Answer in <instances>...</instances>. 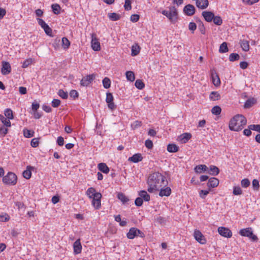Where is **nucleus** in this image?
<instances>
[{
    "instance_id": "bb28decb",
    "label": "nucleus",
    "mask_w": 260,
    "mask_h": 260,
    "mask_svg": "<svg viewBox=\"0 0 260 260\" xmlns=\"http://www.w3.org/2000/svg\"><path fill=\"white\" fill-rule=\"evenodd\" d=\"M167 151L171 153L178 152L179 148L175 144H169L167 146Z\"/></svg>"
},
{
    "instance_id": "4468645a",
    "label": "nucleus",
    "mask_w": 260,
    "mask_h": 260,
    "mask_svg": "<svg viewBox=\"0 0 260 260\" xmlns=\"http://www.w3.org/2000/svg\"><path fill=\"white\" fill-rule=\"evenodd\" d=\"M191 135L188 133H185L178 137V140L181 144H185L191 138Z\"/></svg>"
},
{
    "instance_id": "4be33fe9",
    "label": "nucleus",
    "mask_w": 260,
    "mask_h": 260,
    "mask_svg": "<svg viewBox=\"0 0 260 260\" xmlns=\"http://www.w3.org/2000/svg\"><path fill=\"white\" fill-rule=\"evenodd\" d=\"M137 228H131L128 232L127 233L126 236L128 239H133L137 237Z\"/></svg>"
},
{
    "instance_id": "a19ab883",
    "label": "nucleus",
    "mask_w": 260,
    "mask_h": 260,
    "mask_svg": "<svg viewBox=\"0 0 260 260\" xmlns=\"http://www.w3.org/2000/svg\"><path fill=\"white\" fill-rule=\"evenodd\" d=\"M51 8L52 9V11L54 14H58L60 13V10L61 8L58 4H52L51 5Z\"/></svg>"
},
{
    "instance_id": "0eeeda50",
    "label": "nucleus",
    "mask_w": 260,
    "mask_h": 260,
    "mask_svg": "<svg viewBox=\"0 0 260 260\" xmlns=\"http://www.w3.org/2000/svg\"><path fill=\"white\" fill-rule=\"evenodd\" d=\"M95 75L94 74H90L84 77L80 81V85L82 86H88L92 81L95 79Z\"/></svg>"
},
{
    "instance_id": "a211bd4d",
    "label": "nucleus",
    "mask_w": 260,
    "mask_h": 260,
    "mask_svg": "<svg viewBox=\"0 0 260 260\" xmlns=\"http://www.w3.org/2000/svg\"><path fill=\"white\" fill-rule=\"evenodd\" d=\"M202 15L207 22H211L212 19H214V14L211 11H203Z\"/></svg>"
},
{
    "instance_id": "5701e85b",
    "label": "nucleus",
    "mask_w": 260,
    "mask_h": 260,
    "mask_svg": "<svg viewBox=\"0 0 260 260\" xmlns=\"http://www.w3.org/2000/svg\"><path fill=\"white\" fill-rule=\"evenodd\" d=\"M159 196L160 197H168L171 193V189L169 187H167L165 188H160Z\"/></svg>"
},
{
    "instance_id": "9d476101",
    "label": "nucleus",
    "mask_w": 260,
    "mask_h": 260,
    "mask_svg": "<svg viewBox=\"0 0 260 260\" xmlns=\"http://www.w3.org/2000/svg\"><path fill=\"white\" fill-rule=\"evenodd\" d=\"M193 235L195 239L200 244H204L206 243V239L199 230H196Z\"/></svg>"
},
{
    "instance_id": "0e129e2a",
    "label": "nucleus",
    "mask_w": 260,
    "mask_h": 260,
    "mask_svg": "<svg viewBox=\"0 0 260 260\" xmlns=\"http://www.w3.org/2000/svg\"><path fill=\"white\" fill-rule=\"evenodd\" d=\"M2 122L4 124V125L7 127L11 126V122L10 119L5 118L4 117L2 119Z\"/></svg>"
},
{
    "instance_id": "864d4df0",
    "label": "nucleus",
    "mask_w": 260,
    "mask_h": 260,
    "mask_svg": "<svg viewBox=\"0 0 260 260\" xmlns=\"http://www.w3.org/2000/svg\"><path fill=\"white\" fill-rule=\"evenodd\" d=\"M248 128L260 133V124H251L248 125Z\"/></svg>"
},
{
    "instance_id": "423d86ee",
    "label": "nucleus",
    "mask_w": 260,
    "mask_h": 260,
    "mask_svg": "<svg viewBox=\"0 0 260 260\" xmlns=\"http://www.w3.org/2000/svg\"><path fill=\"white\" fill-rule=\"evenodd\" d=\"M91 45L92 49L94 51H100L101 50V45L100 42L99 41V39L96 37V35L94 33H92L91 34Z\"/></svg>"
},
{
    "instance_id": "6e6552de",
    "label": "nucleus",
    "mask_w": 260,
    "mask_h": 260,
    "mask_svg": "<svg viewBox=\"0 0 260 260\" xmlns=\"http://www.w3.org/2000/svg\"><path fill=\"white\" fill-rule=\"evenodd\" d=\"M102 197V194L100 192H97V193L94 194V197H93L92 198V205L95 209H99L101 207Z\"/></svg>"
},
{
    "instance_id": "f03ea898",
    "label": "nucleus",
    "mask_w": 260,
    "mask_h": 260,
    "mask_svg": "<svg viewBox=\"0 0 260 260\" xmlns=\"http://www.w3.org/2000/svg\"><path fill=\"white\" fill-rule=\"evenodd\" d=\"M246 123V118L242 115L237 114L230 121L229 128L231 131L238 132L242 130Z\"/></svg>"
},
{
    "instance_id": "9b49d317",
    "label": "nucleus",
    "mask_w": 260,
    "mask_h": 260,
    "mask_svg": "<svg viewBox=\"0 0 260 260\" xmlns=\"http://www.w3.org/2000/svg\"><path fill=\"white\" fill-rule=\"evenodd\" d=\"M183 11L186 15L191 16L195 13L196 8L192 5L188 4L184 7Z\"/></svg>"
},
{
    "instance_id": "39448f33",
    "label": "nucleus",
    "mask_w": 260,
    "mask_h": 260,
    "mask_svg": "<svg viewBox=\"0 0 260 260\" xmlns=\"http://www.w3.org/2000/svg\"><path fill=\"white\" fill-rule=\"evenodd\" d=\"M17 176L12 172H9L6 176H4L3 178L4 183L7 185H15L17 183Z\"/></svg>"
},
{
    "instance_id": "7c9ffc66",
    "label": "nucleus",
    "mask_w": 260,
    "mask_h": 260,
    "mask_svg": "<svg viewBox=\"0 0 260 260\" xmlns=\"http://www.w3.org/2000/svg\"><path fill=\"white\" fill-rule=\"evenodd\" d=\"M117 197L121 201L123 204H125L129 201L128 198L122 192H119L117 194Z\"/></svg>"
},
{
    "instance_id": "6e6d98bb",
    "label": "nucleus",
    "mask_w": 260,
    "mask_h": 260,
    "mask_svg": "<svg viewBox=\"0 0 260 260\" xmlns=\"http://www.w3.org/2000/svg\"><path fill=\"white\" fill-rule=\"evenodd\" d=\"M200 21V23H199V25H198L199 29L200 32H201V34L204 35V34H205V32H206V29H205V26L202 21Z\"/></svg>"
},
{
    "instance_id": "e2e57ef3",
    "label": "nucleus",
    "mask_w": 260,
    "mask_h": 260,
    "mask_svg": "<svg viewBox=\"0 0 260 260\" xmlns=\"http://www.w3.org/2000/svg\"><path fill=\"white\" fill-rule=\"evenodd\" d=\"M60 101L58 99H53L52 101V106L54 108L58 107L60 104Z\"/></svg>"
},
{
    "instance_id": "6ab92c4d",
    "label": "nucleus",
    "mask_w": 260,
    "mask_h": 260,
    "mask_svg": "<svg viewBox=\"0 0 260 260\" xmlns=\"http://www.w3.org/2000/svg\"><path fill=\"white\" fill-rule=\"evenodd\" d=\"M209 2L208 0H197L196 6L201 9H205L208 7Z\"/></svg>"
},
{
    "instance_id": "72a5a7b5",
    "label": "nucleus",
    "mask_w": 260,
    "mask_h": 260,
    "mask_svg": "<svg viewBox=\"0 0 260 260\" xmlns=\"http://www.w3.org/2000/svg\"><path fill=\"white\" fill-rule=\"evenodd\" d=\"M256 102V100L254 98L249 99L245 102L244 107L245 108H249L251 107Z\"/></svg>"
},
{
    "instance_id": "c756f323",
    "label": "nucleus",
    "mask_w": 260,
    "mask_h": 260,
    "mask_svg": "<svg viewBox=\"0 0 260 260\" xmlns=\"http://www.w3.org/2000/svg\"><path fill=\"white\" fill-rule=\"evenodd\" d=\"M140 50V47L138 44H135V45H133L132 47V56H135L137 55L139 53Z\"/></svg>"
},
{
    "instance_id": "2f4dec72",
    "label": "nucleus",
    "mask_w": 260,
    "mask_h": 260,
    "mask_svg": "<svg viewBox=\"0 0 260 260\" xmlns=\"http://www.w3.org/2000/svg\"><path fill=\"white\" fill-rule=\"evenodd\" d=\"M108 16L111 21H117L121 18V16L116 13H109Z\"/></svg>"
},
{
    "instance_id": "052dcab7",
    "label": "nucleus",
    "mask_w": 260,
    "mask_h": 260,
    "mask_svg": "<svg viewBox=\"0 0 260 260\" xmlns=\"http://www.w3.org/2000/svg\"><path fill=\"white\" fill-rule=\"evenodd\" d=\"M45 33L49 36H52V29L47 24L44 28Z\"/></svg>"
},
{
    "instance_id": "3c124183",
    "label": "nucleus",
    "mask_w": 260,
    "mask_h": 260,
    "mask_svg": "<svg viewBox=\"0 0 260 260\" xmlns=\"http://www.w3.org/2000/svg\"><path fill=\"white\" fill-rule=\"evenodd\" d=\"M32 62V58H30L27 59L23 62L22 67L23 68H26L28 67L30 64H31Z\"/></svg>"
},
{
    "instance_id": "bf43d9fd",
    "label": "nucleus",
    "mask_w": 260,
    "mask_h": 260,
    "mask_svg": "<svg viewBox=\"0 0 260 260\" xmlns=\"http://www.w3.org/2000/svg\"><path fill=\"white\" fill-rule=\"evenodd\" d=\"M145 145L149 149H152L153 146L152 141L149 139L146 140L145 141Z\"/></svg>"
},
{
    "instance_id": "dca6fc26",
    "label": "nucleus",
    "mask_w": 260,
    "mask_h": 260,
    "mask_svg": "<svg viewBox=\"0 0 260 260\" xmlns=\"http://www.w3.org/2000/svg\"><path fill=\"white\" fill-rule=\"evenodd\" d=\"M211 75L213 84L215 86H219L221 82L219 76L217 75L216 72L213 70L212 71L211 73Z\"/></svg>"
},
{
    "instance_id": "603ef678",
    "label": "nucleus",
    "mask_w": 260,
    "mask_h": 260,
    "mask_svg": "<svg viewBox=\"0 0 260 260\" xmlns=\"http://www.w3.org/2000/svg\"><path fill=\"white\" fill-rule=\"evenodd\" d=\"M209 189L208 190H201L199 191V196L202 199H205L206 196L209 193Z\"/></svg>"
},
{
    "instance_id": "13d9d810",
    "label": "nucleus",
    "mask_w": 260,
    "mask_h": 260,
    "mask_svg": "<svg viewBox=\"0 0 260 260\" xmlns=\"http://www.w3.org/2000/svg\"><path fill=\"white\" fill-rule=\"evenodd\" d=\"M143 200L142 198L138 197L135 201V204L138 207H140L143 205Z\"/></svg>"
},
{
    "instance_id": "5fc2aeb1",
    "label": "nucleus",
    "mask_w": 260,
    "mask_h": 260,
    "mask_svg": "<svg viewBox=\"0 0 260 260\" xmlns=\"http://www.w3.org/2000/svg\"><path fill=\"white\" fill-rule=\"evenodd\" d=\"M131 2L132 0H125V4L124 5V7L125 10L129 11L131 10Z\"/></svg>"
},
{
    "instance_id": "cd10ccee",
    "label": "nucleus",
    "mask_w": 260,
    "mask_h": 260,
    "mask_svg": "<svg viewBox=\"0 0 260 260\" xmlns=\"http://www.w3.org/2000/svg\"><path fill=\"white\" fill-rule=\"evenodd\" d=\"M219 169L218 167L212 165L210 166V171L208 172V173L212 176H216L219 173Z\"/></svg>"
},
{
    "instance_id": "f257e3e1",
    "label": "nucleus",
    "mask_w": 260,
    "mask_h": 260,
    "mask_svg": "<svg viewBox=\"0 0 260 260\" xmlns=\"http://www.w3.org/2000/svg\"><path fill=\"white\" fill-rule=\"evenodd\" d=\"M147 184L149 186L148 191L153 192L159 190L162 187H165L168 184V181L166 177L158 172H155L150 174L148 178Z\"/></svg>"
},
{
    "instance_id": "69168bd1",
    "label": "nucleus",
    "mask_w": 260,
    "mask_h": 260,
    "mask_svg": "<svg viewBox=\"0 0 260 260\" xmlns=\"http://www.w3.org/2000/svg\"><path fill=\"white\" fill-rule=\"evenodd\" d=\"M30 145L31 147L36 148L39 145V141L38 138H34L31 140L30 142Z\"/></svg>"
},
{
    "instance_id": "ddd939ff",
    "label": "nucleus",
    "mask_w": 260,
    "mask_h": 260,
    "mask_svg": "<svg viewBox=\"0 0 260 260\" xmlns=\"http://www.w3.org/2000/svg\"><path fill=\"white\" fill-rule=\"evenodd\" d=\"M11 72V67L10 63L7 61H2V68L1 69L2 74L6 75L10 74Z\"/></svg>"
},
{
    "instance_id": "a18cd8bd",
    "label": "nucleus",
    "mask_w": 260,
    "mask_h": 260,
    "mask_svg": "<svg viewBox=\"0 0 260 260\" xmlns=\"http://www.w3.org/2000/svg\"><path fill=\"white\" fill-rule=\"evenodd\" d=\"M34 132L31 131L27 128L23 129V135L26 138H31L34 136Z\"/></svg>"
},
{
    "instance_id": "1a4fd4ad",
    "label": "nucleus",
    "mask_w": 260,
    "mask_h": 260,
    "mask_svg": "<svg viewBox=\"0 0 260 260\" xmlns=\"http://www.w3.org/2000/svg\"><path fill=\"white\" fill-rule=\"evenodd\" d=\"M113 101L114 98L112 93L111 92H107L106 93V102L108 104V108L112 110L116 108V106L115 105Z\"/></svg>"
},
{
    "instance_id": "f3484780",
    "label": "nucleus",
    "mask_w": 260,
    "mask_h": 260,
    "mask_svg": "<svg viewBox=\"0 0 260 260\" xmlns=\"http://www.w3.org/2000/svg\"><path fill=\"white\" fill-rule=\"evenodd\" d=\"M74 253L75 254H79L81 252L82 245L80 242V240H77L73 244Z\"/></svg>"
},
{
    "instance_id": "2eb2a0df",
    "label": "nucleus",
    "mask_w": 260,
    "mask_h": 260,
    "mask_svg": "<svg viewBox=\"0 0 260 260\" xmlns=\"http://www.w3.org/2000/svg\"><path fill=\"white\" fill-rule=\"evenodd\" d=\"M219 184V180L216 178H210L207 184V186L211 190V188L217 187Z\"/></svg>"
},
{
    "instance_id": "37998d69",
    "label": "nucleus",
    "mask_w": 260,
    "mask_h": 260,
    "mask_svg": "<svg viewBox=\"0 0 260 260\" xmlns=\"http://www.w3.org/2000/svg\"><path fill=\"white\" fill-rule=\"evenodd\" d=\"M240 55L238 53H232L229 56V60L230 61H235L240 59Z\"/></svg>"
},
{
    "instance_id": "4c0bfd02",
    "label": "nucleus",
    "mask_w": 260,
    "mask_h": 260,
    "mask_svg": "<svg viewBox=\"0 0 260 260\" xmlns=\"http://www.w3.org/2000/svg\"><path fill=\"white\" fill-rule=\"evenodd\" d=\"M62 46L64 49H68L70 46V42L69 40L66 37H63L62 38Z\"/></svg>"
},
{
    "instance_id": "473e14b6",
    "label": "nucleus",
    "mask_w": 260,
    "mask_h": 260,
    "mask_svg": "<svg viewBox=\"0 0 260 260\" xmlns=\"http://www.w3.org/2000/svg\"><path fill=\"white\" fill-rule=\"evenodd\" d=\"M220 98V95L217 91H212L209 95V98L212 101L218 100Z\"/></svg>"
},
{
    "instance_id": "79ce46f5",
    "label": "nucleus",
    "mask_w": 260,
    "mask_h": 260,
    "mask_svg": "<svg viewBox=\"0 0 260 260\" xmlns=\"http://www.w3.org/2000/svg\"><path fill=\"white\" fill-rule=\"evenodd\" d=\"M212 21L217 25H221L222 23V20L219 16L214 15V19H212Z\"/></svg>"
},
{
    "instance_id": "7ed1b4c3",
    "label": "nucleus",
    "mask_w": 260,
    "mask_h": 260,
    "mask_svg": "<svg viewBox=\"0 0 260 260\" xmlns=\"http://www.w3.org/2000/svg\"><path fill=\"white\" fill-rule=\"evenodd\" d=\"M161 13L168 18L173 23H175L177 21L178 12L174 6L170 7L169 11L163 10Z\"/></svg>"
},
{
    "instance_id": "f704fd0d",
    "label": "nucleus",
    "mask_w": 260,
    "mask_h": 260,
    "mask_svg": "<svg viewBox=\"0 0 260 260\" xmlns=\"http://www.w3.org/2000/svg\"><path fill=\"white\" fill-rule=\"evenodd\" d=\"M97 192H96L95 189L91 187L88 188L86 193L89 198L92 199L93 197H94V194L97 193Z\"/></svg>"
},
{
    "instance_id": "b1692460",
    "label": "nucleus",
    "mask_w": 260,
    "mask_h": 260,
    "mask_svg": "<svg viewBox=\"0 0 260 260\" xmlns=\"http://www.w3.org/2000/svg\"><path fill=\"white\" fill-rule=\"evenodd\" d=\"M208 169V167L205 165H198L194 169L195 172L198 174L205 172Z\"/></svg>"
},
{
    "instance_id": "ea45409f",
    "label": "nucleus",
    "mask_w": 260,
    "mask_h": 260,
    "mask_svg": "<svg viewBox=\"0 0 260 260\" xmlns=\"http://www.w3.org/2000/svg\"><path fill=\"white\" fill-rule=\"evenodd\" d=\"M212 113L215 115H218L221 113V109L219 106H215L211 109Z\"/></svg>"
},
{
    "instance_id": "a878e982",
    "label": "nucleus",
    "mask_w": 260,
    "mask_h": 260,
    "mask_svg": "<svg viewBox=\"0 0 260 260\" xmlns=\"http://www.w3.org/2000/svg\"><path fill=\"white\" fill-rule=\"evenodd\" d=\"M139 196L142 198L143 200L146 202H148L150 200V195L146 191L143 190L139 192Z\"/></svg>"
},
{
    "instance_id": "680f3d73",
    "label": "nucleus",
    "mask_w": 260,
    "mask_h": 260,
    "mask_svg": "<svg viewBox=\"0 0 260 260\" xmlns=\"http://www.w3.org/2000/svg\"><path fill=\"white\" fill-rule=\"evenodd\" d=\"M40 107V104L36 101L32 103L31 109L33 112H36Z\"/></svg>"
},
{
    "instance_id": "c85d7f7f",
    "label": "nucleus",
    "mask_w": 260,
    "mask_h": 260,
    "mask_svg": "<svg viewBox=\"0 0 260 260\" xmlns=\"http://www.w3.org/2000/svg\"><path fill=\"white\" fill-rule=\"evenodd\" d=\"M240 44L242 50L244 51H248L249 50V42L248 41L243 40H240Z\"/></svg>"
},
{
    "instance_id": "49530a36",
    "label": "nucleus",
    "mask_w": 260,
    "mask_h": 260,
    "mask_svg": "<svg viewBox=\"0 0 260 260\" xmlns=\"http://www.w3.org/2000/svg\"><path fill=\"white\" fill-rule=\"evenodd\" d=\"M135 85L139 89H142L145 86L144 82L140 79H138L136 81Z\"/></svg>"
},
{
    "instance_id": "20e7f679",
    "label": "nucleus",
    "mask_w": 260,
    "mask_h": 260,
    "mask_svg": "<svg viewBox=\"0 0 260 260\" xmlns=\"http://www.w3.org/2000/svg\"><path fill=\"white\" fill-rule=\"evenodd\" d=\"M239 233L242 236L248 237L253 242H256L258 240L257 237L253 234L251 228L241 229Z\"/></svg>"
},
{
    "instance_id": "338daca9",
    "label": "nucleus",
    "mask_w": 260,
    "mask_h": 260,
    "mask_svg": "<svg viewBox=\"0 0 260 260\" xmlns=\"http://www.w3.org/2000/svg\"><path fill=\"white\" fill-rule=\"evenodd\" d=\"M142 125V122L137 120L132 124L131 126L133 129L137 128Z\"/></svg>"
},
{
    "instance_id": "c03bdc74",
    "label": "nucleus",
    "mask_w": 260,
    "mask_h": 260,
    "mask_svg": "<svg viewBox=\"0 0 260 260\" xmlns=\"http://www.w3.org/2000/svg\"><path fill=\"white\" fill-rule=\"evenodd\" d=\"M5 115L9 119H13L14 118L13 111L10 109H7L5 111Z\"/></svg>"
},
{
    "instance_id": "de8ad7c7",
    "label": "nucleus",
    "mask_w": 260,
    "mask_h": 260,
    "mask_svg": "<svg viewBox=\"0 0 260 260\" xmlns=\"http://www.w3.org/2000/svg\"><path fill=\"white\" fill-rule=\"evenodd\" d=\"M58 95L63 99H67L68 98V92L64 91L63 89H59L57 92Z\"/></svg>"
},
{
    "instance_id": "09e8293b",
    "label": "nucleus",
    "mask_w": 260,
    "mask_h": 260,
    "mask_svg": "<svg viewBox=\"0 0 260 260\" xmlns=\"http://www.w3.org/2000/svg\"><path fill=\"white\" fill-rule=\"evenodd\" d=\"M233 193L235 196L241 195L242 194V190L239 186H234Z\"/></svg>"
},
{
    "instance_id": "8fccbe9b",
    "label": "nucleus",
    "mask_w": 260,
    "mask_h": 260,
    "mask_svg": "<svg viewBox=\"0 0 260 260\" xmlns=\"http://www.w3.org/2000/svg\"><path fill=\"white\" fill-rule=\"evenodd\" d=\"M253 188L254 190L258 191L259 189V181L257 179H253L252 182Z\"/></svg>"
},
{
    "instance_id": "e433bc0d",
    "label": "nucleus",
    "mask_w": 260,
    "mask_h": 260,
    "mask_svg": "<svg viewBox=\"0 0 260 260\" xmlns=\"http://www.w3.org/2000/svg\"><path fill=\"white\" fill-rule=\"evenodd\" d=\"M229 51L227 43L223 42L219 47V52L220 53H226Z\"/></svg>"
},
{
    "instance_id": "774afa93",
    "label": "nucleus",
    "mask_w": 260,
    "mask_h": 260,
    "mask_svg": "<svg viewBox=\"0 0 260 260\" xmlns=\"http://www.w3.org/2000/svg\"><path fill=\"white\" fill-rule=\"evenodd\" d=\"M70 95L71 98L75 99L79 96V93L76 90H72L70 92Z\"/></svg>"
},
{
    "instance_id": "58836bf2",
    "label": "nucleus",
    "mask_w": 260,
    "mask_h": 260,
    "mask_svg": "<svg viewBox=\"0 0 260 260\" xmlns=\"http://www.w3.org/2000/svg\"><path fill=\"white\" fill-rule=\"evenodd\" d=\"M103 85L105 88L108 89L110 88L111 86V81L110 79L108 77H105L103 80Z\"/></svg>"
},
{
    "instance_id": "c9c22d12",
    "label": "nucleus",
    "mask_w": 260,
    "mask_h": 260,
    "mask_svg": "<svg viewBox=\"0 0 260 260\" xmlns=\"http://www.w3.org/2000/svg\"><path fill=\"white\" fill-rule=\"evenodd\" d=\"M126 78L127 80L133 82L135 80V74L132 71H127L125 73Z\"/></svg>"
},
{
    "instance_id": "aec40b11",
    "label": "nucleus",
    "mask_w": 260,
    "mask_h": 260,
    "mask_svg": "<svg viewBox=\"0 0 260 260\" xmlns=\"http://www.w3.org/2000/svg\"><path fill=\"white\" fill-rule=\"evenodd\" d=\"M143 159V157L140 153H136L134 154L132 156L129 157L128 159V161H132L134 163H137Z\"/></svg>"
},
{
    "instance_id": "393cba45",
    "label": "nucleus",
    "mask_w": 260,
    "mask_h": 260,
    "mask_svg": "<svg viewBox=\"0 0 260 260\" xmlns=\"http://www.w3.org/2000/svg\"><path fill=\"white\" fill-rule=\"evenodd\" d=\"M98 168L101 172L105 174L108 173L110 170L107 165L103 162L99 164L98 165Z\"/></svg>"
},
{
    "instance_id": "f8f14e48",
    "label": "nucleus",
    "mask_w": 260,
    "mask_h": 260,
    "mask_svg": "<svg viewBox=\"0 0 260 260\" xmlns=\"http://www.w3.org/2000/svg\"><path fill=\"white\" fill-rule=\"evenodd\" d=\"M219 234L226 238H231L232 236V233L231 230L225 227H219L218 229Z\"/></svg>"
},
{
    "instance_id": "412c9836",
    "label": "nucleus",
    "mask_w": 260,
    "mask_h": 260,
    "mask_svg": "<svg viewBox=\"0 0 260 260\" xmlns=\"http://www.w3.org/2000/svg\"><path fill=\"white\" fill-rule=\"evenodd\" d=\"M34 168L30 166H28L26 167V170L24 171L22 175L24 178L26 179H29L31 176V171Z\"/></svg>"
},
{
    "instance_id": "4d7b16f0",
    "label": "nucleus",
    "mask_w": 260,
    "mask_h": 260,
    "mask_svg": "<svg viewBox=\"0 0 260 260\" xmlns=\"http://www.w3.org/2000/svg\"><path fill=\"white\" fill-rule=\"evenodd\" d=\"M241 185L243 187L246 188L250 185V182L248 179H243L241 180Z\"/></svg>"
}]
</instances>
